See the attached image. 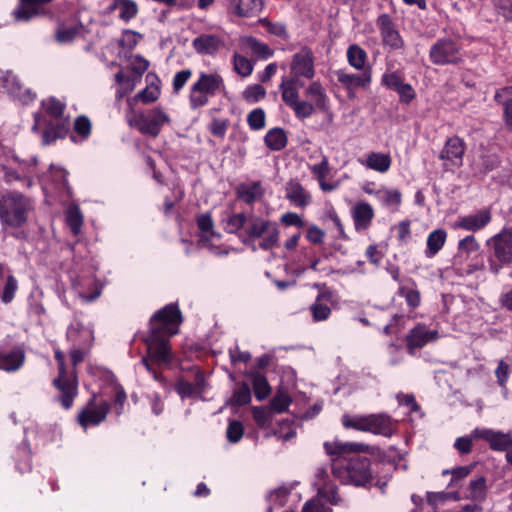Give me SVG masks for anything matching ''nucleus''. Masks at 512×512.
Segmentation results:
<instances>
[{
  "instance_id": "7",
  "label": "nucleus",
  "mask_w": 512,
  "mask_h": 512,
  "mask_svg": "<svg viewBox=\"0 0 512 512\" xmlns=\"http://www.w3.org/2000/svg\"><path fill=\"white\" fill-rule=\"evenodd\" d=\"M332 473L343 484L365 486L371 479L370 460L366 457H355L346 466L334 463Z\"/></svg>"
},
{
  "instance_id": "19",
  "label": "nucleus",
  "mask_w": 512,
  "mask_h": 512,
  "mask_svg": "<svg viewBox=\"0 0 512 512\" xmlns=\"http://www.w3.org/2000/svg\"><path fill=\"white\" fill-rule=\"evenodd\" d=\"M473 436L487 441L493 450L505 451L512 446V433H503L491 429H475Z\"/></svg>"
},
{
  "instance_id": "32",
  "label": "nucleus",
  "mask_w": 512,
  "mask_h": 512,
  "mask_svg": "<svg viewBox=\"0 0 512 512\" xmlns=\"http://www.w3.org/2000/svg\"><path fill=\"white\" fill-rule=\"evenodd\" d=\"M234 13L241 17L255 16L262 10V0H230Z\"/></svg>"
},
{
  "instance_id": "46",
  "label": "nucleus",
  "mask_w": 512,
  "mask_h": 512,
  "mask_svg": "<svg viewBox=\"0 0 512 512\" xmlns=\"http://www.w3.org/2000/svg\"><path fill=\"white\" fill-rule=\"evenodd\" d=\"M398 293L405 298L410 308L415 309L420 305L421 297L417 289L400 286Z\"/></svg>"
},
{
  "instance_id": "21",
  "label": "nucleus",
  "mask_w": 512,
  "mask_h": 512,
  "mask_svg": "<svg viewBox=\"0 0 512 512\" xmlns=\"http://www.w3.org/2000/svg\"><path fill=\"white\" fill-rule=\"evenodd\" d=\"M492 220V213L489 209H481L474 214L462 216L455 226L470 232H477L485 228Z\"/></svg>"
},
{
  "instance_id": "26",
  "label": "nucleus",
  "mask_w": 512,
  "mask_h": 512,
  "mask_svg": "<svg viewBox=\"0 0 512 512\" xmlns=\"http://www.w3.org/2000/svg\"><path fill=\"white\" fill-rule=\"evenodd\" d=\"M333 301V293L323 291L318 294L315 302L310 306L313 320L316 322L327 320L331 314L329 303Z\"/></svg>"
},
{
  "instance_id": "2",
  "label": "nucleus",
  "mask_w": 512,
  "mask_h": 512,
  "mask_svg": "<svg viewBox=\"0 0 512 512\" xmlns=\"http://www.w3.org/2000/svg\"><path fill=\"white\" fill-rule=\"evenodd\" d=\"M221 222L227 233H240L243 243L262 238L259 247L263 250L272 249L278 243L277 224L253 213H234L227 210L223 213Z\"/></svg>"
},
{
  "instance_id": "63",
  "label": "nucleus",
  "mask_w": 512,
  "mask_h": 512,
  "mask_svg": "<svg viewBox=\"0 0 512 512\" xmlns=\"http://www.w3.org/2000/svg\"><path fill=\"white\" fill-rule=\"evenodd\" d=\"M192 76V71L190 69H184L177 72L173 78V90L174 92H179L187 83V81Z\"/></svg>"
},
{
  "instance_id": "6",
  "label": "nucleus",
  "mask_w": 512,
  "mask_h": 512,
  "mask_svg": "<svg viewBox=\"0 0 512 512\" xmlns=\"http://www.w3.org/2000/svg\"><path fill=\"white\" fill-rule=\"evenodd\" d=\"M345 428L369 432L384 437H391L395 430V421L387 414H370L366 416L343 415Z\"/></svg>"
},
{
  "instance_id": "24",
  "label": "nucleus",
  "mask_w": 512,
  "mask_h": 512,
  "mask_svg": "<svg viewBox=\"0 0 512 512\" xmlns=\"http://www.w3.org/2000/svg\"><path fill=\"white\" fill-rule=\"evenodd\" d=\"M324 449L326 453L330 456L371 452V447L367 444L356 442H342L339 440L325 442Z\"/></svg>"
},
{
  "instance_id": "45",
  "label": "nucleus",
  "mask_w": 512,
  "mask_h": 512,
  "mask_svg": "<svg viewBox=\"0 0 512 512\" xmlns=\"http://www.w3.org/2000/svg\"><path fill=\"white\" fill-rule=\"evenodd\" d=\"M266 95V90L259 84H253L243 91L242 97L248 103H256L263 99Z\"/></svg>"
},
{
  "instance_id": "44",
  "label": "nucleus",
  "mask_w": 512,
  "mask_h": 512,
  "mask_svg": "<svg viewBox=\"0 0 512 512\" xmlns=\"http://www.w3.org/2000/svg\"><path fill=\"white\" fill-rule=\"evenodd\" d=\"M253 419L260 427H268L273 418V412L269 407H254L252 409Z\"/></svg>"
},
{
  "instance_id": "20",
  "label": "nucleus",
  "mask_w": 512,
  "mask_h": 512,
  "mask_svg": "<svg viewBox=\"0 0 512 512\" xmlns=\"http://www.w3.org/2000/svg\"><path fill=\"white\" fill-rule=\"evenodd\" d=\"M285 197L294 206L305 208L312 203L311 193L298 179H290L285 185Z\"/></svg>"
},
{
  "instance_id": "17",
  "label": "nucleus",
  "mask_w": 512,
  "mask_h": 512,
  "mask_svg": "<svg viewBox=\"0 0 512 512\" xmlns=\"http://www.w3.org/2000/svg\"><path fill=\"white\" fill-rule=\"evenodd\" d=\"M224 46V39L216 34L204 33L192 41V47L200 55H216Z\"/></svg>"
},
{
  "instance_id": "64",
  "label": "nucleus",
  "mask_w": 512,
  "mask_h": 512,
  "mask_svg": "<svg viewBox=\"0 0 512 512\" xmlns=\"http://www.w3.org/2000/svg\"><path fill=\"white\" fill-rule=\"evenodd\" d=\"M80 32L78 27H67L59 29L56 35L57 41L60 43L71 42Z\"/></svg>"
},
{
  "instance_id": "22",
  "label": "nucleus",
  "mask_w": 512,
  "mask_h": 512,
  "mask_svg": "<svg viewBox=\"0 0 512 512\" xmlns=\"http://www.w3.org/2000/svg\"><path fill=\"white\" fill-rule=\"evenodd\" d=\"M337 81L348 91L366 87L371 82V70H364L361 74L348 73L343 69L335 71Z\"/></svg>"
},
{
  "instance_id": "25",
  "label": "nucleus",
  "mask_w": 512,
  "mask_h": 512,
  "mask_svg": "<svg viewBox=\"0 0 512 512\" xmlns=\"http://www.w3.org/2000/svg\"><path fill=\"white\" fill-rule=\"evenodd\" d=\"M0 87L4 88L9 94L23 101L32 100L34 96L28 89H25L18 76L12 72H6L0 77Z\"/></svg>"
},
{
  "instance_id": "31",
  "label": "nucleus",
  "mask_w": 512,
  "mask_h": 512,
  "mask_svg": "<svg viewBox=\"0 0 512 512\" xmlns=\"http://www.w3.org/2000/svg\"><path fill=\"white\" fill-rule=\"evenodd\" d=\"M45 4L40 0H20V5L13 11L16 20L28 21L41 13V5Z\"/></svg>"
},
{
  "instance_id": "43",
  "label": "nucleus",
  "mask_w": 512,
  "mask_h": 512,
  "mask_svg": "<svg viewBox=\"0 0 512 512\" xmlns=\"http://www.w3.org/2000/svg\"><path fill=\"white\" fill-rule=\"evenodd\" d=\"M291 403L290 396L285 392H277L271 399L269 408L273 413L285 412Z\"/></svg>"
},
{
  "instance_id": "40",
  "label": "nucleus",
  "mask_w": 512,
  "mask_h": 512,
  "mask_svg": "<svg viewBox=\"0 0 512 512\" xmlns=\"http://www.w3.org/2000/svg\"><path fill=\"white\" fill-rule=\"evenodd\" d=\"M498 165L499 159L495 154H484L477 162H475L476 170L482 174H487L493 171L498 167Z\"/></svg>"
},
{
  "instance_id": "42",
  "label": "nucleus",
  "mask_w": 512,
  "mask_h": 512,
  "mask_svg": "<svg viewBox=\"0 0 512 512\" xmlns=\"http://www.w3.org/2000/svg\"><path fill=\"white\" fill-rule=\"evenodd\" d=\"M494 99L497 103L503 106L505 122L510 128H512V97L504 96V91L499 89L496 91Z\"/></svg>"
},
{
  "instance_id": "53",
  "label": "nucleus",
  "mask_w": 512,
  "mask_h": 512,
  "mask_svg": "<svg viewBox=\"0 0 512 512\" xmlns=\"http://www.w3.org/2000/svg\"><path fill=\"white\" fill-rule=\"evenodd\" d=\"M244 428L241 422L237 420L230 421L226 436L229 442L237 443L243 436Z\"/></svg>"
},
{
  "instance_id": "60",
  "label": "nucleus",
  "mask_w": 512,
  "mask_h": 512,
  "mask_svg": "<svg viewBox=\"0 0 512 512\" xmlns=\"http://www.w3.org/2000/svg\"><path fill=\"white\" fill-rule=\"evenodd\" d=\"M274 435L277 436L279 440L287 442L295 437L296 431L291 427L289 421H284L280 424V430L274 431Z\"/></svg>"
},
{
  "instance_id": "37",
  "label": "nucleus",
  "mask_w": 512,
  "mask_h": 512,
  "mask_svg": "<svg viewBox=\"0 0 512 512\" xmlns=\"http://www.w3.org/2000/svg\"><path fill=\"white\" fill-rule=\"evenodd\" d=\"M317 496L327 500L332 505H339L342 503V498L337 492V487L332 482H318L316 484Z\"/></svg>"
},
{
  "instance_id": "41",
  "label": "nucleus",
  "mask_w": 512,
  "mask_h": 512,
  "mask_svg": "<svg viewBox=\"0 0 512 512\" xmlns=\"http://www.w3.org/2000/svg\"><path fill=\"white\" fill-rule=\"evenodd\" d=\"M260 194V184L253 183L252 185H241L237 189L238 197L247 204H252L256 201Z\"/></svg>"
},
{
  "instance_id": "38",
  "label": "nucleus",
  "mask_w": 512,
  "mask_h": 512,
  "mask_svg": "<svg viewBox=\"0 0 512 512\" xmlns=\"http://www.w3.org/2000/svg\"><path fill=\"white\" fill-rule=\"evenodd\" d=\"M264 141L271 150L279 151L286 146L287 136L283 129L273 128L267 132Z\"/></svg>"
},
{
  "instance_id": "16",
  "label": "nucleus",
  "mask_w": 512,
  "mask_h": 512,
  "mask_svg": "<svg viewBox=\"0 0 512 512\" xmlns=\"http://www.w3.org/2000/svg\"><path fill=\"white\" fill-rule=\"evenodd\" d=\"M305 99L302 102L310 104V117L316 110L326 111L329 108V97L319 81H312L304 90Z\"/></svg>"
},
{
  "instance_id": "35",
  "label": "nucleus",
  "mask_w": 512,
  "mask_h": 512,
  "mask_svg": "<svg viewBox=\"0 0 512 512\" xmlns=\"http://www.w3.org/2000/svg\"><path fill=\"white\" fill-rule=\"evenodd\" d=\"M447 238V233L443 229H436L432 231L427 238V249L425 255L428 258L435 256L444 246Z\"/></svg>"
},
{
  "instance_id": "18",
  "label": "nucleus",
  "mask_w": 512,
  "mask_h": 512,
  "mask_svg": "<svg viewBox=\"0 0 512 512\" xmlns=\"http://www.w3.org/2000/svg\"><path fill=\"white\" fill-rule=\"evenodd\" d=\"M437 338L438 332L436 330H428L425 325L419 324L411 329L406 336L408 351L413 354L415 349L422 348Z\"/></svg>"
},
{
  "instance_id": "14",
  "label": "nucleus",
  "mask_w": 512,
  "mask_h": 512,
  "mask_svg": "<svg viewBox=\"0 0 512 512\" xmlns=\"http://www.w3.org/2000/svg\"><path fill=\"white\" fill-rule=\"evenodd\" d=\"M376 25L379 28L382 42L385 46L390 47L392 50L404 48V40L388 14L379 15L376 20Z\"/></svg>"
},
{
  "instance_id": "11",
  "label": "nucleus",
  "mask_w": 512,
  "mask_h": 512,
  "mask_svg": "<svg viewBox=\"0 0 512 512\" xmlns=\"http://www.w3.org/2000/svg\"><path fill=\"white\" fill-rule=\"evenodd\" d=\"M430 61L434 65H458L463 62L461 47L452 39H438L429 51Z\"/></svg>"
},
{
  "instance_id": "28",
  "label": "nucleus",
  "mask_w": 512,
  "mask_h": 512,
  "mask_svg": "<svg viewBox=\"0 0 512 512\" xmlns=\"http://www.w3.org/2000/svg\"><path fill=\"white\" fill-rule=\"evenodd\" d=\"M355 229L357 231L366 230L374 217V211L370 204L366 202L357 203L352 209Z\"/></svg>"
},
{
  "instance_id": "39",
  "label": "nucleus",
  "mask_w": 512,
  "mask_h": 512,
  "mask_svg": "<svg viewBox=\"0 0 512 512\" xmlns=\"http://www.w3.org/2000/svg\"><path fill=\"white\" fill-rule=\"evenodd\" d=\"M120 8L119 18L125 22L130 21L138 14V5L134 0H116L111 9Z\"/></svg>"
},
{
  "instance_id": "54",
  "label": "nucleus",
  "mask_w": 512,
  "mask_h": 512,
  "mask_svg": "<svg viewBox=\"0 0 512 512\" xmlns=\"http://www.w3.org/2000/svg\"><path fill=\"white\" fill-rule=\"evenodd\" d=\"M247 43L252 52L263 59H267L273 54L268 45L257 41L255 38H249Z\"/></svg>"
},
{
  "instance_id": "61",
  "label": "nucleus",
  "mask_w": 512,
  "mask_h": 512,
  "mask_svg": "<svg viewBox=\"0 0 512 512\" xmlns=\"http://www.w3.org/2000/svg\"><path fill=\"white\" fill-rule=\"evenodd\" d=\"M160 95V91L158 87H147L141 92H139L135 98L140 100L141 102L148 104L154 102L158 99Z\"/></svg>"
},
{
  "instance_id": "15",
  "label": "nucleus",
  "mask_w": 512,
  "mask_h": 512,
  "mask_svg": "<svg viewBox=\"0 0 512 512\" xmlns=\"http://www.w3.org/2000/svg\"><path fill=\"white\" fill-rule=\"evenodd\" d=\"M110 406L106 401L97 404L94 400L88 402L79 413L78 421L83 428L95 426L103 422L109 412Z\"/></svg>"
},
{
  "instance_id": "12",
  "label": "nucleus",
  "mask_w": 512,
  "mask_h": 512,
  "mask_svg": "<svg viewBox=\"0 0 512 512\" xmlns=\"http://www.w3.org/2000/svg\"><path fill=\"white\" fill-rule=\"evenodd\" d=\"M314 54L308 47H302L292 56L290 78L301 81V78L312 79L315 76Z\"/></svg>"
},
{
  "instance_id": "47",
  "label": "nucleus",
  "mask_w": 512,
  "mask_h": 512,
  "mask_svg": "<svg viewBox=\"0 0 512 512\" xmlns=\"http://www.w3.org/2000/svg\"><path fill=\"white\" fill-rule=\"evenodd\" d=\"M233 65L234 70L242 77H247L252 73V63L247 58L237 53L233 56Z\"/></svg>"
},
{
  "instance_id": "9",
  "label": "nucleus",
  "mask_w": 512,
  "mask_h": 512,
  "mask_svg": "<svg viewBox=\"0 0 512 512\" xmlns=\"http://www.w3.org/2000/svg\"><path fill=\"white\" fill-rule=\"evenodd\" d=\"M304 83L302 81L295 80V78L283 77L279 85L283 102L289 106L295 113L298 119H306L310 117L312 110L310 104L302 102L299 99V88Z\"/></svg>"
},
{
  "instance_id": "48",
  "label": "nucleus",
  "mask_w": 512,
  "mask_h": 512,
  "mask_svg": "<svg viewBox=\"0 0 512 512\" xmlns=\"http://www.w3.org/2000/svg\"><path fill=\"white\" fill-rule=\"evenodd\" d=\"M251 401V391L246 383H241L238 388L234 391L232 402L235 405L242 406L246 405Z\"/></svg>"
},
{
  "instance_id": "59",
  "label": "nucleus",
  "mask_w": 512,
  "mask_h": 512,
  "mask_svg": "<svg viewBox=\"0 0 512 512\" xmlns=\"http://www.w3.org/2000/svg\"><path fill=\"white\" fill-rule=\"evenodd\" d=\"M472 471L471 466H459L454 469H446L442 472L443 475L451 474L452 478L450 481V486L454 484V482L459 481L465 477H467Z\"/></svg>"
},
{
  "instance_id": "30",
  "label": "nucleus",
  "mask_w": 512,
  "mask_h": 512,
  "mask_svg": "<svg viewBox=\"0 0 512 512\" xmlns=\"http://www.w3.org/2000/svg\"><path fill=\"white\" fill-rule=\"evenodd\" d=\"M359 163L379 173H385L391 166V157L388 154L372 152L365 159H358Z\"/></svg>"
},
{
  "instance_id": "49",
  "label": "nucleus",
  "mask_w": 512,
  "mask_h": 512,
  "mask_svg": "<svg viewBox=\"0 0 512 512\" xmlns=\"http://www.w3.org/2000/svg\"><path fill=\"white\" fill-rule=\"evenodd\" d=\"M265 118L264 110L257 108L247 115V123L252 130H260L265 127Z\"/></svg>"
},
{
  "instance_id": "10",
  "label": "nucleus",
  "mask_w": 512,
  "mask_h": 512,
  "mask_svg": "<svg viewBox=\"0 0 512 512\" xmlns=\"http://www.w3.org/2000/svg\"><path fill=\"white\" fill-rule=\"evenodd\" d=\"M55 359L58 362V377L53 380V385L60 391L59 400L65 409H69L77 395V380L73 373L72 376L67 375L65 367V356L59 350H55Z\"/></svg>"
},
{
  "instance_id": "8",
  "label": "nucleus",
  "mask_w": 512,
  "mask_h": 512,
  "mask_svg": "<svg viewBox=\"0 0 512 512\" xmlns=\"http://www.w3.org/2000/svg\"><path fill=\"white\" fill-rule=\"evenodd\" d=\"M130 126L136 127L142 134L156 137L164 124L169 123V116L160 108H154L146 113H132L128 116Z\"/></svg>"
},
{
  "instance_id": "55",
  "label": "nucleus",
  "mask_w": 512,
  "mask_h": 512,
  "mask_svg": "<svg viewBox=\"0 0 512 512\" xmlns=\"http://www.w3.org/2000/svg\"><path fill=\"white\" fill-rule=\"evenodd\" d=\"M67 223L75 235H77L80 232L83 219L80 211L77 208H71L68 210Z\"/></svg>"
},
{
  "instance_id": "1",
  "label": "nucleus",
  "mask_w": 512,
  "mask_h": 512,
  "mask_svg": "<svg viewBox=\"0 0 512 512\" xmlns=\"http://www.w3.org/2000/svg\"><path fill=\"white\" fill-rule=\"evenodd\" d=\"M181 323L182 315L175 304L166 305L150 319V333L144 339L147 352L141 363L156 381H162L163 377L153 365L164 367L172 363L173 354L168 340L178 333Z\"/></svg>"
},
{
  "instance_id": "4",
  "label": "nucleus",
  "mask_w": 512,
  "mask_h": 512,
  "mask_svg": "<svg viewBox=\"0 0 512 512\" xmlns=\"http://www.w3.org/2000/svg\"><path fill=\"white\" fill-rule=\"evenodd\" d=\"M31 207L30 199L21 193H7L0 199V220L9 227H21L26 223Z\"/></svg>"
},
{
  "instance_id": "57",
  "label": "nucleus",
  "mask_w": 512,
  "mask_h": 512,
  "mask_svg": "<svg viewBox=\"0 0 512 512\" xmlns=\"http://www.w3.org/2000/svg\"><path fill=\"white\" fill-rule=\"evenodd\" d=\"M74 131L86 139L91 133V122L86 116H79L74 122Z\"/></svg>"
},
{
  "instance_id": "13",
  "label": "nucleus",
  "mask_w": 512,
  "mask_h": 512,
  "mask_svg": "<svg viewBox=\"0 0 512 512\" xmlns=\"http://www.w3.org/2000/svg\"><path fill=\"white\" fill-rule=\"evenodd\" d=\"M493 256L503 265L512 263V230L503 229L487 241Z\"/></svg>"
},
{
  "instance_id": "58",
  "label": "nucleus",
  "mask_w": 512,
  "mask_h": 512,
  "mask_svg": "<svg viewBox=\"0 0 512 512\" xmlns=\"http://www.w3.org/2000/svg\"><path fill=\"white\" fill-rule=\"evenodd\" d=\"M176 390L181 397H192L200 393L197 385L191 384L184 380H179L176 385Z\"/></svg>"
},
{
  "instance_id": "52",
  "label": "nucleus",
  "mask_w": 512,
  "mask_h": 512,
  "mask_svg": "<svg viewBox=\"0 0 512 512\" xmlns=\"http://www.w3.org/2000/svg\"><path fill=\"white\" fill-rule=\"evenodd\" d=\"M289 489L280 487L272 491L268 496V501L276 507H283L289 496Z\"/></svg>"
},
{
  "instance_id": "33",
  "label": "nucleus",
  "mask_w": 512,
  "mask_h": 512,
  "mask_svg": "<svg viewBox=\"0 0 512 512\" xmlns=\"http://www.w3.org/2000/svg\"><path fill=\"white\" fill-rule=\"evenodd\" d=\"M346 57L349 65L358 71L370 70L366 68L367 53L357 44H352L347 48Z\"/></svg>"
},
{
  "instance_id": "51",
  "label": "nucleus",
  "mask_w": 512,
  "mask_h": 512,
  "mask_svg": "<svg viewBox=\"0 0 512 512\" xmlns=\"http://www.w3.org/2000/svg\"><path fill=\"white\" fill-rule=\"evenodd\" d=\"M78 336L83 337L84 340L88 342L92 336V333L84 327L76 328L74 326H70L67 330V339L72 341L76 346L82 343L81 340H78Z\"/></svg>"
},
{
  "instance_id": "27",
  "label": "nucleus",
  "mask_w": 512,
  "mask_h": 512,
  "mask_svg": "<svg viewBox=\"0 0 512 512\" xmlns=\"http://www.w3.org/2000/svg\"><path fill=\"white\" fill-rule=\"evenodd\" d=\"M465 152V143L459 137H451L446 141L444 148L440 153L442 160H447L453 164L462 162V157Z\"/></svg>"
},
{
  "instance_id": "62",
  "label": "nucleus",
  "mask_w": 512,
  "mask_h": 512,
  "mask_svg": "<svg viewBox=\"0 0 512 512\" xmlns=\"http://www.w3.org/2000/svg\"><path fill=\"white\" fill-rule=\"evenodd\" d=\"M302 512H332V509L323 505L321 500L315 497L303 505Z\"/></svg>"
},
{
  "instance_id": "29",
  "label": "nucleus",
  "mask_w": 512,
  "mask_h": 512,
  "mask_svg": "<svg viewBox=\"0 0 512 512\" xmlns=\"http://www.w3.org/2000/svg\"><path fill=\"white\" fill-rule=\"evenodd\" d=\"M25 361V353L21 348H16L9 353H0V369L7 372L19 370Z\"/></svg>"
},
{
  "instance_id": "5",
  "label": "nucleus",
  "mask_w": 512,
  "mask_h": 512,
  "mask_svg": "<svg viewBox=\"0 0 512 512\" xmlns=\"http://www.w3.org/2000/svg\"><path fill=\"white\" fill-rule=\"evenodd\" d=\"M42 107L50 120L43 131L42 142L49 145L58 138H64L69 131V118L64 117L65 105L54 97L42 101Z\"/></svg>"
},
{
  "instance_id": "50",
  "label": "nucleus",
  "mask_w": 512,
  "mask_h": 512,
  "mask_svg": "<svg viewBox=\"0 0 512 512\" xmlns=\"http://www.w3.org/2000/svg\"><path fill=\"white\" fill-rule=\"evenodd\" d=\"M228 126V119L214 118L209 124L208 130L213 136L223 139L225 137Z\"/></svg>"
},
{
  "instance_id": "36",
  "label": "nucleus",
  "mask_w": 512,
  "mask_h": 512,
  "mask_svg": "<svg viewBox=\"0 0 512 512\" xmlns=\"http://www.w3.org/2000/svg\"><path fill=\"white\" fill-rule=\"evenodd\" d=\"M251 379L255 397L258 400H264L271 393V387L264 375L258 371H252L249 373Z\"/></svg>"
},
{
  "instance_id": "3",
  "label": "nucleus",
  "mask_w": 512,
  "mask_h": 512,
  "mask_svg": "<svg viewBox=\"0 0 512 512\" xmlns=\"http://www.w3.org/2000/svg\"><path fill=\"white\" fill-rule=\"evenodd\" d=\"M225 89L223 77L217 73L200 72L198 79L191 85L189 105L192 110L206 106L210 98Z\"/></svg>"
},
{
  "instance_id": "56",
  "label": "nucleus",
  "mask_w": 512,
  "mask_h": 512,
  "mask_svg": "<svg viewBox=\"0 0 512 512\" xmlns=\"http://www.w3.org/2000/svg\"><path fill=\"white\" fill-rule=\"evenodd\" d=\"M17 289H18L17 280L12 275L8 276L7 280H6V284L3 289L2 301L6 304L10 303L13 300Z\"/></svg>"
},
{
  "instance_id": "34",
  "label": "nucleus",
  "mask_w": 512,
  "mask_h": 512,
  "mask_svg": "<svg viewBox=\"0 0 512 512\" xmlns=\"http://www.w3.org/2000/svg\"><path fill=\"white\" fill-rule=\"evenodd\" d=\"M467 491L466 499L474 502H483L487 496L486 478L484 476H478L471 479Z\"/></svg>"
},
{
  "instance_id": "23",
  "label": "nucleus",
  "mask_w": 512,
  "mask_h": 512,
  "mask_svg": "<svg viewBox=\"0 0 512 512\" xmlns=\"http://www.w3.org/2000/svg\"><path fill=\"white\" fill-rule=\"evenodd\" d=\"M308 167L317 179L319 187L323 192H331L339 187L338 182L330 183L326 181V177L330 173L329 159L326 155H321L319 162L309 164Z\"/></svg>"
}]
</instances>
